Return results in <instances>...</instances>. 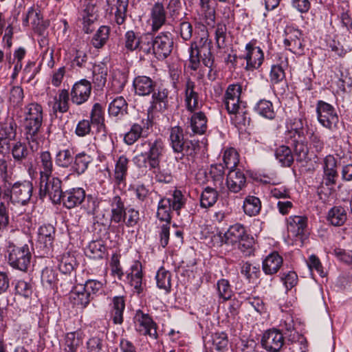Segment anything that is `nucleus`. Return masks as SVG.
<instances>
[{"instance_id":"f257e3e1","label":"nucleus","mask_w":352,"mask_h":352,"mask_svg":"<svg viewBox=\"0 0 352 352\" xmlns=\"http://www.w3.org/2000/svg\"><path fill=\"white\" fill-rule=\"evenodd\" d=\"M140 154L133 158L135 164L140 168L152 171L156 181L169 183L172 180L170 170L160 166V160L164 151V143L160 138H151L142 140L138 144Z\"/></svg>"},{"instance_id":"f03ea898","label":"nucleus","mask_w":352,"mask_h":352,"mask_svg":"<svg viewBox=\"0 0 352 352\" xmlns=\"http://www.w3.org/2000/svg\"><path fill=\"white\" fill-rule=\"evenodd\" d=\"M8 261L14 269L26 272L30 265L32 254L28 245L16 246L10 243L8 246Z\"/></svg>"},{"instance_id":"7ed1b4c3","label":"nucleus","mask_w":352,"mask_h":352,"mask_svg":"<svg viewBox=\"0 0 352 352\" xmlns=\"http://www.w3.org/2000/svg\"><path fill=\"white\" fill-rule=\"evenodd\" d=\"M39 180L40 198L48 197L53 204H60L63 195L62 181L53 175L41 177Z\"/></svg>"},{"instance_id":"20e7f679","label":"nucleus","mask_w":352,"mask_h":352,"mask_svg":"<svg viewBox=\"0 0 352 352\" xmlns=\"http://www.w3.org/2000/svg\"><path fill=\"white\" fill-rule=\"evenodd\" d=\"M316 111L318 121L323 127L331 131L338 129L339 117L333 105L323 100H318Z\"/></svg>"},{"instance_id":"39448f33","label":"nucleus","mask_w":352,"mask_h":352,"mask_svg":"<svg viewBox=\"0 0 352 352\" xmlns=\"http://www.w3.org/2000/svg\"><path fill=\"white\" fill-rule=\"evenodd\" d=\"M33 191L32 182H16L11 187L10 199L12 203L25 205L30 201Z\"/></svg>"},{"instance_id":"423d86ee","label":"nucleus","mask_w":352,"mask_h":352,"mask_svg":"<svg viewBox=\"0 0 352 352\" xmlns=\"http://www.w3.org/2000/svg\"><path fill=\"white\" fill-rule=\"evenodd\" d=\"M242 91V87L239 84L230 85L225 93L223 103L229 114L237 113L244 106L242 101L240 100V96Z\"/></svg>"},{"instance_id":"0eeeda50","label":"nucleus","mask_w":352,"mask_h":352,"mask_svg":"<svg viewBox=\"0 0 352 352\" xmlns=\"http://www.w3.org/2000/svg\"><path fill=\"white\" fill-rule=\"evenodd\" d=\"M42 124L43 121L41 120L24 119L25 139L32 151L37 150L38 148L42 138Z\"/></svg>"},{"instance_id":"6e6552de","label":"nucleus","mask_w":352,"mask_h":352,"mask_svg":"<svg viewBox=\"0 0 352 352\" xmlns=\"http://www.w3.org/2000/svg\"><path fill=\"white\" fill-rule=\"evenodd\" d=\"M134 320L135 329L140 334L148 336L153 339L157 338V324L148 314L143 313L141 310H138Z\"/></svg>"},{"instance_id":"1a4fd4ad","label":"nucleus","mask_w":352,"mask_h":352,"mask_svg":"<svg viewBox=\"0 0 352 352\" xmlns=\"http://www.w3.org/2000/svg\"><path fill=\"white\" fill-rule=\"evenodd\" d=\"M153 54L157 59H164L171 53L173 39L170 32L160 33L153 37Z\"/></svg>"},{"instance_id":"9d476101","label":"nucleus","mask_w":352,"mask_h":352,"mask_svg":"<svg viewBox=\"0 0 352 352\" xmlns=\"http://www.w3.org/2000/svg\"><path fill=\"white\" fill-rule=\"evenodd\" d=\"M283 43L285 48L292 53L302 54L303 47L301 31L292 26H287L285 29Z\"/></svg>"},{"instance_id":"9b49d317","label":"nucleus","mask_w":352,"mask_h":352,"mask_svg":"<svg viewBox=\"0 0 352 352\" xmlns=\"http://www.w3.org/2000/svg\"><path fill=\"white\" fill-rule=\"evenodd\" d=\"M91 92V84L87 79H81L73 85L70 96L72 102L76 105L86 102Z\"/></svg>"},{"instance_id":"f8f14e48","label":"nucleus","mask_w":352,"mask_h":352,"mask_svg":"<svg viewBox=\"0 0 352 352\" xmlns=\"http://www.w3.org/2000/svg\"><path fill=\"white\" fill-rule=\"evenodd\" d=\"M184 103L186 109L192 113L201 106L197 87L192 80L188 79L184 89Z\"/></svg>"},{"instance_id":"ddd939ff","label":"nucleus","mask_w":352,"mask_h":352,"mask_svg":"<svg viewBox=\"0 0 352 352\" xmlns=\"http://www.w3.org/2000/svg\"><path fill=\"white\" fill-rule=\"evenodd\" d=\"M110 223L122 225L126 217V208L122 198L116 195L109 201Z\"/></svg>"},{"instance_id":"4468645a","label":"nucleus","mask_w":352,"mask_h":352,"mask_svg":"<svg viewBox=\"0 0 352 352\" xmlns=\"http://www.w3.org/2000/svg\"><path fill=\"white\" fill-rule=\"evenodd\" d=\"M337 160L332 155H327L323 160V175L322 184L327 186L335 185L338 177L337 171Z\"/></svg>"},{"instance_id":"2eb2a0df","label":"nucleus","mask_w":352,"mask_h":352,"mask_svg":"<svg viewBox=\"0 0 352 352\" xmlns=\"http://www.w3.org/2000/svg\"><path fill=\"white\" fill-rule=\"evenodd\" d=\"M261 344L267 351L278 352L284 344V337L277 329L268 330L263 334Z\"/></svg>"},{"instance_id":"dca6fc26","label":"nucleus","mask_w":352,"mask_h":352,"mask_svg":"<svg viewBox=\"0 0 352 352\" xmlns=\"http://www.w3.org/2000/svg\"><path fill=\"white\" fill-rule=\"evenodd\" d=\"M243 58L246 60L245 69L252 71L258 69L262 65L264 55L259 47L248 43L245 46V54L243 56Z\"/></svg>"},{"instance_id":"f3484780","label":"nucleus","mask_w":352,"mask_h":352,"mask_svg":"<svg viewBox=\"0 0 352 352\" xmlns=\"http://www.w3.org/2000/svg\"><path fill=\"white\" fill-rule=\"evenodd\" d=\"M307 129L305 127V121L302 118L290 119L287 122L285 139L287 142L294 140L302 141L306 139Z\"/></svg>"},{"instance_id":"a211bd4d","label":"nucleus","mask_w":352,"mask_h":352,"mask_svg":"<svg viewBox=\"0 0 352 352\" xmlns=\"http://www.w3.org/2000/svg\"><path fill=\"white\" fill-rule=\"evenodd\" d=\"M212 42L207 35L199 38L198 41L192 43L190 47H194L201 54L202 63L209 68H211L214 63V57L211 52Z\"/></svg>"},{"instance_id":"6ab92c4d","label":"nucleus","mask_w":352,"mask_h":352,"mask_svg":"<svg viewBox=\"0 0 352 352\" xmlns=\"http://www.w3.org/2000/svg\"><path fill=\"white\" fill-rule=\"evenodd\" d=\"M307 221L305 216H290L287 219L288 232L303 241L307 234Z\"/></svg>"},{"instance_id":"aec40b11","label":"nucleus","mask_w":352,"mask_h":352,"mask_svg":"<svg viewBox=\"0 0 352 352\" xmlns=\"http://www.w3.org/2000/svg\"><path fill=\"white\" fill-rule=\"evenodd\" d=\"M85 191L82 188H73L63 192L61 202L63 206L72 209L80 206L85 200Z\"/></svg>"},{"instance_id":"412c9836","label":"nucleus","mask_w":352,"mask_h":352,"mask_svg":"<svg viewBox=\"0 0 352 352\" xmlns=\"http://www.w3.org/2000/svg\"><path fill=\"white\" fill-rule=\"evenodd\" d=\"M152 100L148 111L164 112L169 107V91L166 88H158L152 93Z\"/></svg>"},{"instance_id":"4be33fe9","label":"nucleus","mask_w":352,"mask_h":352,"mask_svg":"<svg viewBox=\"0 0 352 352\" xmlns=\"http://www.w3.org/2000/svg\"><path fill=\"white\" fill-rule=\"evenodd\" d=\"M110 6L112 21L118 25H124L127 17L129 0H115Z\"/></svg>"},{"instance_id":"5701e85b","label":"nucleus","mask_w":352,"mask_h":352,"mask_svg":"<svg viewBox=\"0 0 352 352\" xmlns=\"http://www.w3.org/2000/svg\"><path fill=\"white\" fill-rule=\"evenodd\" d=\"M54 236L55 228L51 224H44L38 229V241L41 245H43L46 254L52 250Z\"/></svg>"},{"instance_id":"b1692460","label":"nucleus","mask_w":352,"mask_h":352,"mask_svg":"<svg viewBox=\"0 0 352 352\" xmlns=\"http://www.w3.org/2000/svg\"><path fill=\"white\" fill-rule=\"evenodd\" d=\"M245 184L246 177L241 170H230L226 178V185L231 192H239L245 186Z\"/></svg>"},{"instance_id":"393cba45","label":"nucleus","mask_w":352,"mask_h":352,"mask_svg":"<svg viewBox=\"0 0 352 352\" xmlns=\"http://www.w3.org/2000/svg\"><path fill=\"white\" fill-rule=\"evenodd\" d=\"M245 228L240 223L230 226L221 236V242L226 245L235 246L246 232Z\"/></svg>"},{"instance_id":"a878e982","label":"nucleus","mask_w":352,"mask_h":352,"mask_svg":"<svg viewBox=\"0 0 352 352\" xmlns=\"http://www.w3.org/2000/svg\"><path fill=\"white\" fill-rule=\"evenodd\" d=\"M83 333L80 331H75L65 333L62 346L64 352H78L82 344Z\"/></svg>"},{"instance_id":"bb28decb","label":"nucleus","mask_w":352,"mask_h":352,"mask_svg":"<svg viewBox=\"0 0 352 352\" xmlns=\"http://www.w3.org/2000/svg\"><path fill=\"white\" fill-rule=\"evenodd\" d=\"M133 85L137 95L145 96L153 92L156 84L148 76H138L134 78Z\"/></svg>"},{"instance_id":"cd10ccee","label":"nucleus","mask_w":352,"mask_h":352,"mask_svg":"<svg viewBox=\"0 0 352 352\" xmlns=\"http://www.w3.org/2000/svg\"><path fill=\"white\" fill-rule=\"evenodd\" d=\"M130 271L126 276L127 280L131 286L133 287L134 292L140 294L143 291L141 263L135 261L131 265Z\"/></svg>"},{"instance_id":"c85d7f7f","label":"nucleus","mask_w":352,"mask_h":352,"mask_svg":"<svg viewBox=\"0 0 352 352\" xmlns=\"http://www.w3.org/2000/svg\"><path fill=\"white\" fill-rule=\"evenodd\" d=\"M39 178L52 175L54 171L53 159L49 151H42L36 160Z\"/></svg>"},{"instance_id":"c756f323","label":"nucleus","mask_w":352,"mask_h":352,"mask_svg":"<svg viewBox=\"0 0 352 352\" xmlns=\"http://www.w3.org/2000/svg\"><path fill=\"white\" fill-rule=\"evenodd\" d=\"M110 314L115 324L123 322V312L125 309V301L123 296H114L110 304Z\"/></svg>"},{"instance_id":"7c9ffc66","label":"nucleus","mask_w":352,"mask_h":352,"mask_svg":"<svg viewBox=\"0 0 352 352\" xmlns=\"http://www.w3.org/2000/svg\"><path fill=\"white\" fill-rule=\"evenodd\" d=\"M151 20L153 31H157L165 24L166 12L162 3H156L153 5L151 11Z\"/></svg>"},{"instance_id":"2f4dec72","label":"nucleus","mask_w":352,"mask_h":352,"mask_svg":"<svg viewBox=\"0 0 352 352\" xmlns=\"http://www.w3.org/2000/svg\"><path fill=\"white\" fill-rule=\"evenodd\" d=\"M283 258L278 252L270 254L263 261V270L266 274H276L283 265Z\"/></svg>"},{"instance_id":"473e14b6","label":"nucleus","mask_w":352,"mask_h":352,"mask_svg":"<svg viewBox=\"0 0 352 352\" xmlns=\"http://www.w3.org/2000/svg\"><path fill=\"white\" fill-rule=\"evenodd\" d=\"M92 82L97 89H102L107 82L108 67L104 63L96 64L93 67Z\"/></svg>"},{"instance_id":"72a5a7b5","label":"nucleus","mask_w":352,"mask_h":352,"mask_svg":"<svg viewBox=\"0 0 352 352\" xmlns=\"http://www.w3.org/2000/svg\"><path fill=\"white\" fill-rule=\"evenodd\" d=\"M148 120H146V122H144V120H142L141 124H133L129 131H128L124 135V142L128 145H132L142 135L143 133L145 132V129H148Z\"/></svg>"},{"instance_id":"f704fd0d","label":"nucleus","mask_w":352,"mask_h":352,"mask_svg":"<svg viewBox=\"0 0 352 352\" xmlns=\"http://www.w3.org/2000/svg\"><path fill=\"white\" fill-rule=\"evenodd\" d=\"M190 126L193 133L204 134L207 130V118L202 111L192 112Z\"/></svg>"},{"instance_id":"c9c22d12","label":"nucleus","mask_w":352,"mask_h":352,"mask_svg":"<svg viewBox=\"0 0 352 352\" xmlns=\"http://www.w3.org/2000/svg\"><path fill=\"white\" fill-rule=\"evenodd\" d=\"M129 162V159L124 155L120 156L116 161L114 179L117 184H120L125 181Z\"/></svg>"},{"instance_id":"e433bc0d","label":"nucleus","mask_w":352,"mask_h":352,"mask_svg":"<svg viewBox=\"0 0 352 352\" xmlns=\"http://www.w3.org/2000/svg\"><path fill=\"white\" fill-rule=\"evenodd\" d=\"M210 3V0H200L201 19L207 25L213 27L215 23L216 12Z\"/></svg>"},{"instance_id":"4c0bfd02","label":"nucleus","mask_w":352,"mask_h":352,"mask_svg":"<svg viewBox=\"0 0 352 352\" xmlns=\"http://www.w3.org/2000/svg\"><path fill=\"white\" fill-rule=\"evenodd\" d=\"M347 219L346 211L344 208L336 206L331 208L327 214L328 221L334 226H342Z\"/></svg>"},{"instance_id":"58836bf2","label":"nucleus","mask_w":352,"mask_h":352,"mask_svg":"<svg viewBox=\"0 0 352 352\" xmlns=\"http://www.w3.org/2000/svg\"><path fill=\"white\" fill-rule=\"evenodd\" d=\"M69 93L68 90L63 89L58 91L57 96L54 98V103L52 107L54 112L66 113L69 109Z\"/></svg>"},{"instance_id":"ea45409f","label":"nucleus","mask_w":352,"mask_h":352,"mask_svg":"<svg viewBox=\"0 0 352 352\" xmlns=\"http://www.w3.org/2000/svg\"><path fill=\"white\" fill-rule=\"evenodd\" d=\"M169 139L170 146L174 153L181 151L182 146L188 140L184 139L183 129L177 126L170 129Z\"/></svg>"},{"instance_id":"a19ab883","label":"nucleus","mask_w":352,"mask_h":352,"mask_svg":"<svg viewBox=\"0 0 352 352\" xmlns=\"http://www.w3.org/2000/svg\"><path fill=\"white\" fill-rule=\"evenodd\" d=\"M209 175L217 189L219 190L224 189L225 167L223 165L221 164L211 165Z\"/></svg>"},{"instance_id":"79ce46f5","label":"nucleus","mask_w":352,"mask_h":352,"mask_svg":"<svg viewBox=\"0 0 352 352\" xmlns=\"http://www.w3.org/2000/svg\"><path fill=\"white\" fill-rule=\"evenodd\" d=\"M93 297H91L89 293L84 289L82 285L80 287H76L74 290L70 293V299L76 305H80L82 307H85L90 302Z\"/></svg>"},{"instance_id":"37998d69","label":"nucleus","mask_w":352,"mask_h":352,"mask_svg":"<svg viewBox=\"0 0 352 352\" xmlns=\"http://www.w3.org/2000/svg\"><path fill=\"white\" fill-rule=\"evenodd\" d=\"M173 208L170 206V200L164 197L161 199L157 205V217L166 223H170L171 221V211Z\"/></svg>"},{"instance_id":"c03bdc74","label":"nucleus","mask_w":352,"mask_h":352,"mask_svg":"<svg viewBox=\"0 0 352 352\" xmlns=\"http://www.w3.org/2000/svg\"><path fill=\"white\" fill-rule=\"evenodd\" d=\"M243 208L247 215L250 217L256 216L261 209V200L255 196L249 195L243 201Z\"/></svg>"},{"instance_id":"a18cd8bd","label":"nucleus","mask_w":352,"mask_h":352,"mask_svg":"<svg viewBox=\"0 0 352 352\" xmlns=\"http://www.w3.org/2000/svg\"><path fill=\"white\" fill-rule=\"evenodd\" d=\"M106 252V247L102 241H93L86 248V255L93 259L102 258Z\"/></svg>"},{"instance_id":"49530a36","label":"nucleus","mask_w":352,"mask_h":352,"mask_svg":"<svg viewBox=\"0 0 352 352\" xmlns=\"http://www.w3.org/2000/svg\"><path fill=\"white\" fill-rule=\"evenodd\" d=\"M58 269L65 274H70L76 265L74 256L69 252L64 253L58 258Z\"/></svg>"},{"instance_id":"de8ad7c7","label":"nucleus","mask_w":352,"mask_h":352,"mask_svg":"<svg viewBox=\"0 0 352 352\" xmlns=\"http://www.w3.org/2000/svg\"><path fill=\"white\" fill-rule=\"evenodd\" d=\"M305 140L300 141L299 140H294L290 142H287L294 148V155L296 160L298 162H305L308 158V147L305 144Z\"/></svg>"},{"instance_id":"09e8293b","label":"nucleus","mask_w":352,"mask_h":352,"mask_svg":"<svg viewBox=\"0 0 352 352\" xmlns=\"http://www.w3.org/2000/svg\"><path fill=\"white\" fill-rule=\"evenodd\" d=\"M255 111L261 116L269 120L275 118L276 113L274 110L272 103L266 100H261L257 102L254 107Z\"/></svg>"},{"instance_id":"8fccbe9b","label":"nucleus","mask_w":352,"mask_h":352,"mask_svg":"<svg viewBox=\"0 0 352 352\" xmlns=\"http://www.w3.org/2000/svg\"><path fill=\"white\" fill-rule=\"evenodd\" d=\"M110 28L107 25L100 26L91 39V43L95 48H102L109 39Z\"/></svg>"},{"instance_id":"3c124183","label":"nucleus","mask_w":352,"mask_h":352,"mask_svg":"<svg viewBox=\"0 0 352 352\" xmlns=\"http://www.w3.org/2000/svg\"><path fill=\"white\" fill-rule=\"evenodd\" d=\"M216 188L206 187L202 192L200 199V204L202 208H210L217 201L218 192Z\"/></svg>"},{"instance_id":"603ef678","label":"nucleus","mask_w":352,"mask_h":352,"mask_svg":"<svg viewBox=\"0 0 352 352\" xmlns=\"http://www.w3.org/2000/svg\"><path fill=\"white\" fill-rule=\"evenodd\" d=\"M43 120V109L37 102H31L25 107V120Z\"/></svg>"},{"instance_id":"864d4df0","label":"nucleus","mask_w":352,"mask_h":352,"mask_svg":"<svg viewBox=\"0 0 352 352\" xmlns=\"http://www.w3.org/2000/svg\"><path fill=\"white\" fill-rule=\"evenodd\" d=\"M91 160V156L84 152L77 154L74 158V170L78 175L84 173Z\"/></svg>"},{"instance_id":"5fc2aeb1","label":"nucleus","mask_w":352,"mask_h":352,"mask_svg":"<svg viewBox=\"0 0 352 352\" xmlns=\"http://www.w3.org/2000/svg\"><path fill=\"white\" fill-rule=\"evenodd\" d=\"M127 103L122 96L115 98L109 105V113L111 116H118L126 113Z\"/></svg>"},{"instance_id":"6e6d98bb","label":"nucleus","mask_w":352,"mask_h":352,"mask_svg":"<svg viewBox=\"0 0 352 352\" xmlns=\"http://www.w3.org/2000/svg\"><path fill=\"white\" fill-rule=\"evenodd\" d=\"M223 160L228 169L236 170L235 168L239 162V155L235 148H228L223 152Z\"/></svg>"},{"instance_id":"4d7b16f0","label":"nucleus","mask_w":352,"mask_h":352,"mask_svg":"<svg viewBox=\"0 0 352 352\" xmlns=\"http://www.w3.org/2000/svg\"><path fill=\"white\" fill-rule=\"evenodd\" d=\"M276 157L283 166H290L294 162V155L287 146H280L276 151Z\"/></svg>"},{"instance_id":"13d9d810","label":"nucleus","mask_w":352,"mask_h":352,"mask_svg":"<svg viewBox=\"0 0 352 352\" xmlns=\"http://www.w3.org/2000/svg\"><path fill=\"white\" fill-rule=\"evenodd\" d=\"M157 286L166 292H169L171 287L170 273L164 267H161L156 274Z\"/></svg>"},{"instance_id":"bf43d9fd","label":"nucleus","mask_w":352,"mask_h":352,"mask_svg":"<svg viewBox=\"0 0 352 352\" xmlns=\"http://www.w3.org/2000/svg\"><path fill=\"white\" fill-rule=\"evenodd\" d=\"M128 75L126 72L115 69L112 72V85L115 91H121L127 82Z\"/></svg>"},{"instance_id":"052dcab7","label":"nucleus","mask_w":352,"mask_h":352,"mask_svg":"<svg viewBox=\"0 0 352 352\" xmlns=\"http://www.w3.org/2000/svg\"><path fill=\"white\" fill-rule=\"evenodd\" d=\"M11 153L14 161L18 163H22L30 154L26 144L21 142H17L13 145Z\"/></svg>"},{"instance_id":"680f3d73","label":"nucleus","mask_w":352,"mask_h":352,"mask_svg":"<svg viewBox=\"0 0 352 352\" xmlns=\"http://www.w3.org/2000/svg\"><path fill=\"white\" fill-rule=\"evenodd\" d=\"M73 155V151L69 148L60 150L56 155V164L60 167L68 168L74 161Z\"/></svg>"},{"instance_id":"e2e57ef3","label":"nucleus","mask_w":352,"mask_h":352,"mask_svg":"<svg viewBox=\"0 0 352 352\" xmlns=\"http://www.w3.org/2000/svg\"><path fill=\"white\" fill-rule=\"evenodd\" d=\"M254 239L252 236L245 232L241 237L240 241L237 243L238 248L245 256H250L254 250Z\"/></svg>"},{"instance_id":"0e129e2a","label":"nucleus","mask_w":352,"mask_h":352,"mask_svg":"<svg viewBox=\"0 0 352 352\" xmlns=\"http://www.w3.org/2000/svg\"><path fill=\"white\" fill-rule=\"evenodd\" d=\"M17 125L13 120H10L1 124L0 137L14 140L16 135Z\"/></svg>"},{"instance_id":"69168bd1","label":"nucleus","mask_w":352,"mask_h":352,"mask_svg":"<svg viewBox=\"0 0 352 352\" xmlns=\"http://www.w3.org/2000/svg\"><path fill=\"white\" fill-rule=\"evenodd\" d=\"M141 35L133 30L127 31L124 36V47L131 52L138 50Z\"/></svg>"},{"instance_id":"338daca9","label":"nucleus","mask_w":352,"mask_h":352,"mask_svg":"<svg viewBox=\"0 0 352 352\" xmlns=\"http://www.w3.org/2000/svg\"><path fill=\"white\" fill-rule=\"evenodd\" d=\"M24 98V93L21 87L13 86L10 89L8 101L14 107H19L22 105Z\"/></svg>"},{"instance_id":"774afa93","label":"nucleus","mask_w":352,"mask_h":352,"mask_svg":"<svg viewBox=\"0 0 352 352\" xmlns=\"http://www.w3.org/2000/svg\"><path fill=\"white\" fill-rule=\"evenodd\" d=\"M91 123L97 125L98 129L104 127V118L102 108L99 103H95L91 111Z\"/></svg>"}]
</instances>
